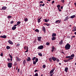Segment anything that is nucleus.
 <instances>
[{
    "instance_id": "14",
    "label": "nucleus",
    "mask_w": 76,
    "mask_h": 76,
    "mask_svg": "<svg viewBox=\"0 0 76 76\" xmlns=\"http://www.w3.org/2000/svg\"><path fill=\"white\" fill-rule=\"evenodd\" d=\"M64 71L66 72H67V71H68V67H67L65 68L64 69Z\"/></svg>"
},
{
    "instance_id": "10",
    "label": "nucleus",
    "mask_w": 76,
    "mask_h": 76,
    "mask_svg": "<svg viewBox=\"0 0 76 76\" xmlns=\"http://www.w3.org/2000/svg\"><path fill=\"white\" fill-rule=\"evenodd\" d=\"M52 59L53 61H56V60H57V58L56 57H52Z\"/></svg>"
},
{
    "instance_id": "42",
    "label": "nucleus",
    "mask_w": 76,
    "mask_h": 76,
    "mask_svg": "<svg viewBox=\"0 0 76 76\" xmlns=\"http://www.w3.org/2000/svg\"><path fill=\"white\" fill-rule=\"evenodd\" d=\"M45 25H46L47 26H50V24L48 23H45Z\"/></svg>"
},
{
    "instance_id": "6",
    "label": "nucleus",
    "mask_w": 76,
    "mask_h": 76,
    "mask_svg": "<svg viewBox=\"0 0 76 76\" xmlns=\"http://www.w3.org/2000/svg\"><path fill=\"white\" fill-rule=\"evenodd\" d=\"M72 58H69L67 60H64V62H65V63L66 62H68V61H69L70 60H71V59H72Z\"/></svg>"
},
{
    "instance_id": "61",
    "label": "nucleus",
    "mask_w": 76,
    "mask_h": 76,
    "mask_svg": "<svg viewBox=\"0 0 76 76\" xmlns=\"http://www.w3.org/2000/svg\"><path fill=\"white\" fill-rule=\"evenodd\" d=\"M72 38H75V36H73L72 37Z\"/></svg>"
},
{
    "instance_id": "64",
    "label": "nucleus",
    "mask_w": 76,
    "mask_h": 76,
    "mask_svg": "<svg viewBox=\"0 0 76 76\" xmlns=\"http://www.w3.org/2000/svg\"><path fill=\"white\" fill-rule=\"evenodd\" d=\"M74 34H75V35H76V32L74 33Z\"/></svg>"
},
{
    "instance_id": "28",
    "label": "nucleus",
    "mask_w": 76,
    "mask_h": 76,
    "mask_svg": "<svg viewBox=\"0 0 76 76\" xmlns=\"http://www.w3.org/2000/svg\"><path fill=\"white\" fill-rule=\"evenodd\" d=\"M38 54L39 56H41V57H42V53H38Z\"/></svg>"
},
{
    "instance_id": "34",
    "label": "nucleus",
    "mask_w": 76,
    "mask_h": 76,
    "mask_svg": "<svg viewBox=\"0 0 76 76\" xmlns=\"http://www.w3.org/2000/svg\"><path fill=\"white\" fill-rule=\"evenodd\" d=\"M28 18H25L24 19V21H25V22H27V21H28Z\"/></svg>"
},
{
    "instance_id": "8",
    "label": "nucleus",
    "mask_w": 76,
    "mask_h": 76,
    "mask_svg": "<svg viewBox=\"0 0 76 76\" xmlns=\"http://www.w3.org/2000/svg\"><path fill=\"white\" fill-rule=\"evenodd\" d=\"M8 42L10 44H13V43L12 42V41H10V40L8 41Z\"/></svg>"
},
{
    "instance_id": "62",
    "label": "nucleus",
    "mask_w": 76,
    "mask_h": 76,
    "mask_svg": "<svg viewBox=\"0 0 76 76\" xmlns=\"http://www.w3.org/2000/svg\"><path fill=\"white\" fill-rule=\"evenodd\" d=\"M18 66H17L16 68V70H18Z\"/></svg>"
},
{
    "instance_id": "18",
    "label": "nucleus",
    "mask_w": 76,
    "mask_h": 76,
    "mask_svg": "<svg viewBox=\"0 0 76 76\" xmlns=\"http://www.w3.org/2000/svg\"><path fill=\"white\" fill-rule=\"evenodd\" d=\"M54 69H52L51 70V71H50V74H51V73H53V72H54Z\"/></svg>"
},
{
    "instance_id": "32",
    "label": "nucleus",
    "mask_w": 76,
    "mask_h": 76,
    "mask_svg": "<svg viewBox=\"0 0 76 76\" xmlns=\"http://www.w3.org/2000/svg\"><path fill=\"white\" fill-rule=\"evenodd\" d=\"M26 48H27V50L25 52V53H27V52H28V47H26Z\"/></svg>"
},
{
    "instance_id": "45",
    "label": "nucleus",
    "mask_w": 76,
    "mask_h": 76,
    "mask_svg": "<svg viewBox=\"0 0 76 76\" xmlns=\"http://www.w3.org/2000/svg\"><path fill=\"white\" fill-rule=\"evenodd\" d=\"M14 23V21H12L11 22H10V23L11 24H12V23Z\"/></svg>"
},
{
    "instance_id": "39",
    "label": "nucleus",
    "mask_w": 76,
    "mask_h": 76,
    "mask_svg": "<svg viewBox=\"0 0 76 76\" xmlns=\"http://www.w3.org/2000/svg\"><path fill=\"white\" fill-rule=\"evenodd\" d=\"M46 44L47 45H48L50 44V43L48 42H47L46 43Z\"/></svg>"
},
{
    "instance_id": "47",
    "label": "nucleus",
    "mask_w": 76,
    "mask_h": 76,
    "mask_svg": "<svg viewBox=\"0 0 76 76\" xmlns=\"http://www.w3.org/2000/svg\"><path fill=\"white\" fill-rule=\"evenodd\" d=\"M56 61L57 62H59V61H60V60H59V59H57L56 60Z\"/></svg>"
},
{
    "instance_id": "50",
    "label": "nucleus",
    "mask_w": 76,
    "mask_h": 76,
    "mask_svg": "<svg viewBox=\"0 0 76 76\" xmlns=\"http://www.w3.org/2000/svg\"><path fill=\"white\" fill-rule=\"evenodd\" d=\"M38 72V70H36L34 71V72H35V73H36V72Z\"/></svg>"
},
{
    "instance_id": "41",
    "label": "nucleus",
    "mask_w": 76,
    "mask_h": 76,
    "mask_svg": "<svg viewBox=\"0 0 76 76\" xmlns=\"http://www.w3.org/2000/svg\"><path fill=\"white\" fill-rule=\"evenodd\" d=\"M33 76H38V73H36L35 74V75H34Z\"/></svg>"
},
{
    "instance_id": "20",
    "label": "nucleus",
    "mask_w": 76,
    "mask_h": 76,
    "mask_svg": "<svg viewBox=\"0 0 76 76\" xmlns=\"http://www.w3.org/2000/svg\"><path fill=\"white\" fill-rule=\"evenodd\" d=\"M52 50H51V51L52 52H53L54 51V47L53 46L52 47Z\"/></svg>"
},
{
    "instance_id": "60",
    "label": "nucleus",
    "mask_w": 76,
    "mask_h": 76,
    "mask_svg": "<svg viewBox=\"0 0 76 76\" xmlns=\"http://www.w3.org/2000/svg\"><path fill=\"white\" fill-rule=\"evenodd\" d=\"M63 6H61V9H63Z\"/></svg>"
},
{
    "instance_id": "36",
    "label": "nucleus",
    "mask_w": 76,
    "mask_h": 76,
    "mask_svg": "<svg viewBox=\"0 0 76 76\" xmlns=\"http://www.w3.org/2000/svg\"><path fill=\"white\" fill-rule=\"evenodd\" d=\"M36 59V57H34L33 58H32V60L33 61L35 59Z\"/></svg>"
},
{
    "instance_id": "53",
    "label": "nucleus",
    "mask_w": 76,
    "mask_h": 76,
    "mask_svg": "<svg viewBox=\"0 0 76 76\" xmlns=\"http://www.w3.org/2000/svg\"><path fill=\"white\" fill-rule=\"evenodd\" d=\"M19 70H20V69H18V73H19Z\"/></svg>"
},
{
    "instance_id": "57",
    "label": "nucleus",
    "mask_w": 76,
    "mask_h": 76,
    "mask_svg": "<svg viewBox=\"0 0 76 76\" xmlns=\"http://www.w3.org/2000/svg\"><path fill=\"white\" fill-rule=\"evenodd\" d=\"M45 5V4H43L42 6L44 7V6Z\"/></svg>"
},
{
    "instance_id": "58",
    "label": "nucleus",
    "mask_w": 76,
    "mask_h": 76,
    "mask_svg": "<svg viewBox=\"0 0 76 76\" xmlns=\"http://www.w3.org/2000/svg\"><path fill=\"white\" fill-rule=\"evenodd\" d=\"M59 12H61V9H59Z\"/></svg>"
},
{
    "instance_id": "7",
    "label": "nucleus",
    "mask_w": 76,
    "mask_h": 76,
    "mask_svg": "<svg viewBox=\"0 0 76 76\" xmlns=\"http://www.w3.org/2000/svg\"><path fill=\"white\" fill-rule=\"evenodd\" d=\"M42 28V31H44V32L45 33V31H46V30H45V27L43 26Z\"/></svg>"
},
{
    "instance_id": "33",
    "label": "nucleus",
    "mask_w": 76,
    "mask_h": 76,
    "mask_svg": "<svg viewBox=\"0 0 76 76\" xmlns=\"http://www.w3.org/2000/svg\"><path fill=\"white\" fill-rule=\"evenodd\" d=\"M46 67V66H45V65L44 64V65H43V66H42L43 68L45 69V68Z\"/></svg>"
},
{
    "instance_id": "3",
    "label": "nucleus",
    "mask_w": 76,
    "mask_h": 76,
    "mask_svg": "<svg viewBox=\"0 0 76 76\" xmlns=\"http://www.w3.org/2000/svg\"><path fill=\"white\" fill-rule=\"evenodd\" d=\"M7 66L9 68H11L12 67V63H9L7 64Z\"/></svg>"
},
{
    "instance_id": "48",
    "label": "nucleus",
    "mask_w": 76,
    "mask_h": 76,
    "mask_svg": "<svg viewBox=\"0 0 76 76\" xmlns=\"http://www.w3.org/2000/svg\"><path fill=\"white\" fill-rule=\"evenodd\" d=\"M3 53H1L0 54V56H1V57L3 56Z\"/></svg>"
},
{
    "instance_id": "26",
    "label": "nucleus",
    "mask_w": 76,
    "mask_h": 76,
    "mask_svg": "<svg viewBox=\"0 0 76 76\" xmlns=\"http://www.w3.org/2000/svg\"><path fill=\"white\" fill-rule=\"evenodd\" d=\"M63 44V40H61V41L59 42V44L61 45Z\"/></svg>"
},
{
    "instance_id": "29",
    "label": "nucleus",
    "mask_w": 76,
    "mask_h": 76,
    "mask_svg": "<svg viewBox=\"0 0 76 76\" xmlns=\"http://www.w3.org/2000/svg\"><path fill=\"white\" fill-rule=\"evenodd\" d=\"M20 23H21V22H20L19 21H18L17 22V24L18 25H19V24H20Z\"/></svg>"
},
{
    "instance_id": "19",
    "label": "nucleus",
    "mask_w": 76,
    "mask_h": 76,
    "mask_svg": "<svg viewBox=\"0 0 76 76\" xmlns=\"http://www.w3.org/2000/svg\"><path fill=\"white\" fill-rule=\"evenodd\" d=\"M12 30H15L16 29V27L14 26V27H12Z\"/></svg>"
},
{
    "instance_id": "21",
    "label": "nucleus",
    "mask_w": 76,
    "mask_h": 76,
    "mask_svg": "<svg viewBox=\"0 0 76 76\" xmlns=\"http://www.w3.org/2000/svg\"><path fill=\"white\" fill-rule=\"evenodd\" d=\"M75 16H76L75 15H73L71 16L70 17V18H71V19H73V18H75Z\"/></svg>"
},
{
    "instance_id": "25",
    "label": "nucleus",
    "mask_w": 76,
    "mask_h": 76,
    "mask_svg": "<svg viewBox=\"0 0 76 76\" xmlns=\"http://www.w3.org/2000/svg\"><path fill=\"white\" fill-rule=\"evenodd\" d=\"M7 50H9L10 48V47L9 46H7L6 47Z\"/></svg>"
},
{
    "instance_id": "63",
    "label": "nucleus",
    "mask_w": 76,
    "mask_h": 76,
    "mask_svg": "<svg viewBox=\"0 0 76 76\" xmlns=\"http://www.w3.org/2000/svg\"><path fill=\"white\" fill-rule=\"evenodd\" d=\"M12 58H11V59H10L11 61H12Z\"/></svg>"
},
{
    "instance_id": "46",
    "label": "nucleus",
    "mask_w": 76,
    "mask_h": 76,
    "mask_svg": "<svg viewBox=\"0 0 76 76\" xmlns=\"http://www.w3.org/2000/svg\"><path fill=\"white\" fill-rule=\"evenodd\" d=\"M61 1L62 3H64V0H61Z\"/></svg>"
},
{
    "instance_id": "2",
    "label": "nucleus",
    "mask_w": 76,
    "mask_h": 76,
    "mask_svg": "<svg viewBox=\"0 0 76 76\" xmlns=\"http://www.w3.org/2000/svg\"><path fill=\"white\" fill-rule=\"evenodd\" d=\"M75 57V55L72 54L70 56H66V58H72V59H71V60H73V57Z\"/></svg>"
},
{
    "instance_id": "4",
    "label": "nucleus",
    "mask_w": 76,
    "mask_h": 76,
    "mask_svg": "<svg viewBox=\"0 0 76 76\" xmlns=\"http://www.w3.org/2000/svg\"><path fill=\"white\" fill-rule=\"evenodd\" d=\"M43 48L44 46L43 45H40L38 47V49L39 50H42V49H43Z\"/></svg>"
},
{
    "instance_id": "40",
    "label": "nucleus",
    "mask_w": 76,
    "mask_h": 76,
    "mask_svg": "<svg viewBox=\"0 0 76 76\" xmlns=\"http://www.w3.org/2000/svg\"><path fill=\"white\" fill-rule=\"evenodd\" d=\"M12 18V16H8V19H10Z\"/></svg>"
},
{
    "instance_id": "44",
    "label": "nucleus",
    "mask_w": 76,
    "mask_h": 76,
    "mask_svg": "<svg viewBox=\"0 0 76 76\" xmlns=\"http://www.w3.org/2000/svg\"><path fill=\"white\" fill-rule=\"evenodd\" d=\"M73 31H76V29L75 28H74L73 30Z\"/></svg>"
},
{
    "instance_id": "16",
    "label": "nucleus",
    "mask_w": 76,
    "mask_h": 76,
    "mask_svg": "<svg viewBox=\"0 0 76 76\" xmlns=\"http://www.w3.org/2000/svg\"><path fill=\"white\" fill-rule=\"evenodd\" d=\"M16 58L18 61H20V58H19L18 57H16Z\"/></svg>"
},
{
    "instance_id": "37",
    "label": "nucleus",
    "mask_w": 76,
    "mask_h": 76,
    "mask_svg": "<svg viewBox=\"0 0 76 76\" xmlns=\"http://www.w3.org/2000/svg\"><path fill=\"white\" fill-rule=\"evenodd\" d=\"M36 63H37V62H36L35 61H34L33 62V64H36Z\"/></svg>"
},
{
    "instance_id": "23",
    "label": "nucleus",
    "mask_w": 76,
    "mask_h": 76,
    "mask_svg": "<svg viewBox=\"0 0 76 76\" xmlns=\"http://www.w3.org/2000/svg\"><path fill=\"white\" fill-rule=\"evenodd\" d=\"M23 65H25V64H26V60H24L23 61Z\"/></svg>"
},
{
    "instance_id": "49",
    "label": "nucleus",
    "mask_w": 76,
    "mask_h": 76,
    "mask_svg": "<svg viewBox=\"0 0 76 76\" xmlns=\"http://www.w3.org/2000/svg\"><path fill=\"white\" fill-rule=\"evenodd\" d=\"M26 47H24V48L25 49V50H28V49H27V48H26Z\"/></svg>"
},
{
    "instance_id": "24",
    "label": "nucleus",
    "mask_w": 76,
    "mask_h": 76,
    "mask_svg": "<svg viewBox=\"0 0 76 76\" xmlns=\"http://www.w3.org/2000/svg\"><path fill=\"white\" fill-rule=\"evenodd\" d=\"M69 18V17L68 16H67L65 18V20H64V21H66V20H67V19Z\"/></svg>"
},
{
    "instance_id": "52",
    "label": "nucleus",
    "mask_w": 76,
    "mask_h": 76,
    "mask_svg": "<svg viewBox=\"0 0 76 76\" xmlns=\"http://www.w3.org/2000/svg\"><path fill=\"white\" fill-rule=\"evenodd\" d=\"M54 3V1H53L52 2V4H53L52 3Z\"/></svg>"
},
{
    "instance_id": "56",
    "label": "nucleus",
    "mask_w": 76,
    "mask_h": 76,
    "mask_svg": "<svg viewBox=\"0 0 76 76\" xmlns=\"http://www.w3.org/2000/svg\"><path fill=\"white\" fill-rule=\"evenodd\" d=\"M18 24H15V25H14V26H18Z\"/></svg>"
},
{
    "instance_id": "15",
    "label": "nucleus",
    "mask_w": 76,
    "mask_h": 76,
    "mask_svg": "<svg viewBox=\"0 0 76 76\" xmlns=\"http://www.w3.org/2000/svg\"><path fill=\"white\" fill-rule=\"evenodd\" d=\"M56 34L53 33L52 34V37H56Z\"/></svg>"
},
{
    "instance_id": "31",
    "label": "nucleus",
    "mask_w": 76,
    "mask_h": 76,
    "mask_svg": "<svg viewBox=\"0 0 76 76\" xmlns=\"http://www.w3.org/2000/svg\"><path fill=\"white\" fill-rule=\"evenodd\" d=\"M35 31L37 32H39V31L38 29H36V30H35Z\"/></svg>"
},
{
    "instance_id": "12",
    "label": "nucleus",
    "mask_w": 76,
    "mask_h": 76,
    "mask_svg": "<svg viewBox=\"0 0 76 76\" xmlns=\"http://www.w3.org/2000/svg\"><path fill=\"white\" fill-rule=\"evenodd\" d=\"M7 9V7H2V10H6Z\"/></svg>"
},
{
    "instance_id": "54",
    "label": "nucleus",
    "mask_w": 76,
    "mask_h": 76,
    "mask_svg": "<svg viewBox=\"0 0 76 76\" xmlns=\"http://www.w3.org/2000/svg\"><path fill=\"white\" fill-rule=\"evenodd\" d=\"M19 45H20V44H17V46H19Z\"/></svg>"
},
{
    "instance_id": "22",
    "label": "nucleus",
    "mask_w": 76,
    "mask_h": 76,
    "mask_svg": "<svg viewBox=\"0 0 76 76\" xmlns=\"http://www.w3.org/2000/svg\"><path fill=\"white\" fill-rule=\"evenodd\" d=\"M49 20H49V19H48V20L45 19V22H49Z\"/></svg>"
},
{
    "instance_id": "17",
    "label": "nucleus",
    "mask_w": 76,
    "mask_h": 76,
    "mask_svg": "<svg viewBox=\"0 0 76 76\" xmlns=\"http://www.w3.org/2000/svg\"><path fill=\"white\" fill-rule=\"evenodd\" d=\"M55 22L56 23H60V21L59 20H57Z\"/></svg>"
},
{
    "instance_id": "55",
    "label": "nucleus",
    "mask_w": 76,
    "mask_h": 76,
    "mask_svg": "<svg viewBox=\"0 0 76 76\" xmlns=\"http://www.w3.org/2000/svg\"><path fill=\"white\" fill-rule=\"evenodd\" d=\"M7 60L8 61H10V59H9V58H8L7 59Z\"/></svg>"
},
{
    "instance_id": "13",
    "label": "nucleus",
    "mask_w": 76,
    "mask_h": 76,
    "mask_svg": "<svg viewBox=\"0 0 76 76\" xmlns=\"http://www.w3.org/2000/svg\"><path fill=\"white\" fill-rule=\"evenodd\" d=\"M56 37H53L52 38V41H54V40H56Z\"/></svg>"
},
{
    "instance_id": "1",
    "label": "nucleus",
    "mask_w": 76,
    "mask_h": 76,
    "mask_svg": "<svg viewBox=\"0 0 76 76\" xmlns=\"http://www.w3.org/2000/svg\"><path fill=\"white\" fill-rule=\"evenodd\" d=\"M70 47H71L69 43H67L65 47V48L66 50H69L70 48Z\"/></svg>"
},
{
    "instance_id": "5",
    "label": "nucleus",
    "mask_w": 76,
    "mask_h": 76,
    "mask_svg": "<svg viewBox=\"0 0 76 76\" xmlns=\"http://www.w3.org/2000/svg\"><path fill=\"white\" fill-rule=\"evenodd\" d=\"M42 39V37H38L37 39L38 41L41 42V39Z\"/></svg>"
},
{
    "instance_id": "27",
    "label": "nucleus",
    "mask_w": 76,
    "mask_h": 76,
    "mask_svg": "<svg viewBox=\"0 0 76 76\" xmlns=\"http://www.w3.org/2000/svg\"><path fill=\"white\" fill-rule=\"evenodd\" d=\"M49 60L50 62H52V58L51 57L50 58H49Z\"/></svg>"
},
{
    "instance_id": "43",
    "label": "nucleus",
    "mask_w": 76,
    "mask_h": 76,
    "mask_svg": "<svg viewBox=\"0 0 76 76\" xmlns=\"http://www.w3.org/2000/svg\"><path fill=\"white\" fill-rule=\"evenodd\" d=\"M60 7V5H58L57 6V7H58V8H59V7Z\"/></svg>"
},
{
    "instance_id": "51",
    "label": "nucleus",
    "mask_w": 76,
    "mask_h": 76,
    "mask_svg": "<svg viewBox=\"0 0 76 76\" xmlns=\"http://www.w3.org/2000/svg\"><path fill=\"white\" fill-rule=\"evenodd\" d=\"M40 3H43V1H40L39 2Z\"/></svg>"
},
{
    "instance_id": "9",
    "label": "nucleus",
    "mask_w": 76,
    "mask_h": 76,
    "mask_svg": "<svg viewBox=\"0 0 76 76\" xmlns=\"http://www.w3.org/2000/svg\"><path fill=\"white\" fill-rule=\"evenodd\" d=\"M26 60L27 61H31V59L30 57H28Z\"/></svg>"
},
{
    "instance_id": "38",
    "label": "nucleus",
    "mask_w": 76,
    "mask_h": 76,
    "mask_svg": "<svg viewBox=\"0 0 76 76\" xmlns=\"http://www.w3.org/2000/svg\"><path fill=\"white\" fill-rule=\"evenodd\" d=\"M38 61V58H36L35 59V62H37Z\"/></svg>"
},
{
    "instance_id": "35",
    "label": "nucleus",
    "mask_w": 76,
    "mask_h": 76,
    "mask_svg": "<svg viewBox=\"0 0 76 76\" xmlns=\"http://www.w3.org/2000/svg\"><path fill=\"white\" fill-rule=\"evenodd\" d=\"M9 56L10 58H13V57H12V56H11V55H10V54H9Z\"/></svg>"
},
{
    "instance_id": "30",
    "label": "nucleus",
    "mask_w": 76,
    "mask_h": 76,
    "mask_svg": "<svg viewBox=\"0 0 76 76\" xmlns=\"http://www.w3.org/2000/svg\"><path fill=\"white\" fill-rule=\"evenodd\" d=\"M37 22L38 23H39V22H41V20L39 19V18H38V19H37Z\"/></svg>"
},
{
    "instance_id": "59",
    "label": "nucleus",
    "mask_w": 76,
    "mask_h": 76,
    "mask_svg": "<svg viewBox=\"0 0 76 76\" xmlns=\"http://www.w3.org/2000/svg\"><path fill=\"white\" fill-rule=\"evenodd\" d=\"M74 4H75V7H76V3H74Z\"/></svg>"
},
{
    "instance_id": "11",
    "label": "nucleus",
    "mask_w": 76,
    "mask_h": 76,
    "mask_svg": "<svg viewBox=\"0 0 76 76\" xmlns=\"http://www.w3.org/2000/svg\"><path fill=\"white\" fill-rule=\"evenodd\" d=\"M1 38H6V36L4 35L3 36H1L0 37Z\"/></svg>"
}]
</instances>
